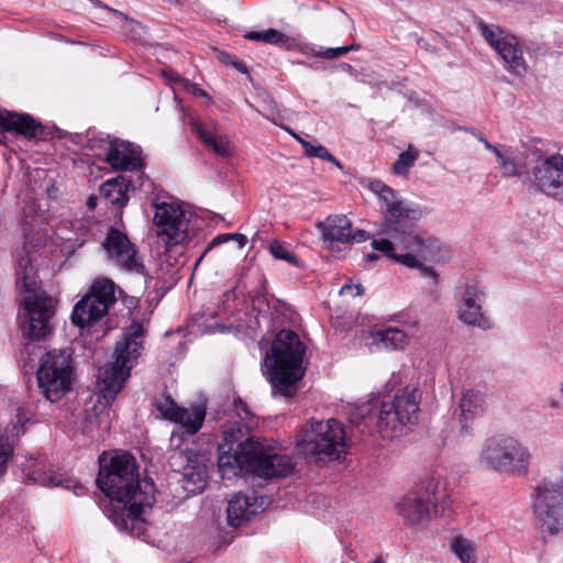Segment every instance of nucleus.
<instances>
[{"label": "nucleus", "instance_id": "f257e3e1", "mask_svg": "<svg viewBox=\"0 0 563 563\" xmlns=\"http://www.w3.org/2000/svg\"><path fill=\"white\" fill-rule=\"evenodd\" d=\"M377 195L383 212L380 233L386 238L373 239L372 246L389 260L410 269H418L430 277L433 286L439 284L438 273L426 263L443 264L450 261V249L438 238L424 230H418L416 222L421 209L398 197L396 191L382 181L371 184Z\"/></svg>", "mask_w": 563, "mask_h": 563}, {"label": "nucleus", "instance_id": "f03ea898", "mask_svg": "<svg viewBox=\"0 0 563 563\" xmlns=\"http://www.w3.org/2000/svg\"><path fill=\"white\" fill-rule=\"evenodd\" d=\"M15 265L16 287L23 296L19 313L22 335L33 341L45 339L52 333V319L56 301L40 286L36 256L23 250Z\"/></svg>", "mask_w": 563, "mask_h": 563}, {"label": "nucleus", "instance_id": "7ed1b4c3", "mask_svg": "<svg viewBox=\"0 0 563 563\" xmlns=\"http://www.w3.org/2000/svg\"><path fill=\"white\" fill-rule=\"evenodd\" d=\"M233 407L239 421L222 426L223 441L218 445V467L223 479L242 475L243 457L255 454L261 443L251 437V432L258 424L256 416L240 397L234 398Z\"/></svg>", "mask_w": 563, "mask_h": 563}, {"label": "nucleus", "instance_id": "20e7f679", "mask_svg": "<svg viewBox=\"0 0 563 563\" xmlns=\"http://www.w3.org/2000/svg\"><path fill=\"white\" fill-rule=\"evenodd\" d=\"M305 345L290 330H282L266 352L263 372L272 385L273 393L287 397L295 391V386L305 375Z\"/></svg>", "mask_w": 563, "mask_h": 563}, {"label": "nucleus", "instance_id": "39448f33", "mask_svg": "<svg viewBox=\"0 0 563 563\" xmlns=\"http://www.w3.org/2000/svg\"><path fill=\"white\" fill-rule=\"evenodd\" d=\"M144 329L139 322H133L123 332L122 340L117 342L114 362L102 366L98 374V402L109 406L123 388L130 377L131 368L143 350Z\"/></svg>", "mask_w": 563, "mask_h": 563}, {"label": "nucleus", "instance_id": "423d86ee", "mask_svg": "<svg viewBox=\"0 0 563 563\" xmlns=\"http://www.w3.org/2000/svg\"><path fill=\"white\" fill-rule=\"evenodd\" d=\"M98 486L111 499L113 509L133 504L139 492L147 490V485L155 490L152 481H140L135 460L128 453L115 454L109 462L101 461L97 478Z\"/></svg>", "mask_w": 563, "mask_h": 563}, {"label": "nucleus", "instance_id": "0eeeda50", "mask_svg": "<svg viewBox=\"0 0 563 563\" xmlns=\"http://www.w3.org/2000/svg\"><path fill=\"white\" fill-rule=\"evenodd\" d=\"M296 444L299 453L319 461H334L349 450L344 427L335 419L310 420L298 431Z\"/></svg>", "mask_w": 563, "mask_h": 563}, {"label": "nucleus", "instance_id": "6e6552de", "mask_svg": "<svg viewBox=\"0 0 563 563\" xmlns=\"http://www.w3.org/2000/svg\"><path fill=\"white\" fill-rule=\"evenodd\" d=\"M445 483L431 477L420 487L407 493L396 504L398 515L409 527H423L433 518L442 516L446 507Z\"/></svg>", "mask_w": 563, "mask_h": 563}, {"label": "nucleus", "instance_id": "1a4fd4ad", "mask_svg": "<svg viewBox=\"0 0 563 563\" xmlns=\"http://www.w3.org/2000/svg\"><path fill=\"white\" fill-rule=\"evenodd\" d=\"M420 396L416 387L407 385L380 401L377 428L383 438L394 439L415 426L419 416Z\"/></svg>", "mask_w": 563, "mask_h": 563}, {"label": "nucleus", "instance_id": "9d476101", "mask_svg": "<svg viewBox=\"0 0 563 563\" xmlns=\"http://www.w3.org/2000/svg\"><path fill=\"white\" fill-rule=\"evenodd\" d=\"M532 454L518 439L496 434L485 440L478 455L481 465L498 473L527 475Z\"/></svg>", "mask_w": 563, "mask_h": 563}, {"label": "nucleus", "instance_id": "9b49d317", "mask_svg": "<svg viewBox=\"0 0 563 563\" xmlns=\"http://www.w3.org/2000/svg\"><path fill=\"white\" fill-rule=\"evenodd\" d=\"M74 367L71 353L53 350L42 358L37 371L38 388L51 402L60 400L71 388Z\"/></svg>", "mask_w": 563, "mask_h": 563}, {"label": "nucleus", "instance_id": "f8f14e48", "mask_svg": "<svg viewBox=\"0 0 563 563\" xmlns=\"http://www.w3.org/2000/svg\"><path fill=\"white\" fill-rule=\"evenodd\" d=\"M115 301L114 283L108 278L97 279L89 292L75 305L71 321L79 328L92 325L109 312Z\"/></svg>", "mask_w": 563, "mask_h": 563}, {"label": "nucleus", "instance_id": "ddd939ff", "mask_svg": "<svg viewBox=\"0 0 563 563\" xmlns=\"http://www.w3.org/2000/svg\"><path fill=\"white\" fill-rule=\"evenodd\" d=\"M482 36L503 62L504 68L515 77H523L528 64L519 38L495 24L479 23Z\"/></svg>", "mask_w": 563, "mask_h": 563}, {"label": "nucleus", "instance_id": "4468645a", "mask_svg": "<svg viewBox=\"0 0 563 563\" xmlns=\"http://www.w3.org/2000/svg\"><path fill=\"white\" fill-rule=\"evenodd\" d=\"M486 288L478 280H467L460 290L456 318L465 325L489 330L493 320L485 310Z\"/></svg>", "mask_w": 563, "mask_h": 563}, {"label": "nucleus", "instance_id": "2eb2a0df", "mask_svg": "<svg viewBox=\"0 0 563 563\" xmlns=\"http://www.w3.org/2000/svg\"><path fill=\"white\" fill-rule=\"evenodd\" d=\"M153 220L157 236L166 247L169 249L188 241V218L181 207L162 203L156 207Z\"/></svg>", "mask_w": 563, "mask_h": 563}, {"label": "nucleus", "instance_id": "dca6fc26", "mask_svg": "<svg viewBox=\"0 0 563 563\" xmlns=\"http://www.w3.org/2000/svg\"><path fill=\"white\" fill-rule=\"evenodd\" d=\"M533 510L541 528L553 534L563 527V497L554 484L543 481L536 489Z\"/></svg>", "mask_w": 563, "mask_h": 563}, {"label": "nucleus", "instance_id": "f3484780", "mask_svg": "<svg viewBox=\"0 0 563 563\" xmlns=\"http://www.w3.org/2000/svg\"><path fill=\"white\" fill-rule=\"evenodd\" d=\"M106 254L115 266L131 273L143 275L145 266L137 249L125 232L111 228L102 243Z\"/></svg>", "mask_w": 563, "mask_h": 563}, {"label": "nucleus", "instance_id": "a211bd4d", "mask_svg": "<svg viewBox=\"0 0 563 563\" xmlns=\"http://www.w3.org/2000/svg\"><path fill=\"white\" fill-rule=\"evenodd\" d=\"M254 453L250 457H243L242 473L250 472L268 479L287 476L294 470L290 456L267 451L262 443Z\"/></svg>", "mask_w": 563, "mask_h": 563}, {"label": "nucleus", "instance_id": "6ab92c4d", "mask_svg": "<svg viewBox=\"0 0 563 563\" xmlns=\"http://www.w3.org/2000/svg\"><path fill=\"white\" fill-rule=\"evenodd\" d=\"M147 490L139 492L134 496L133 504L120 509H113L111 518L114 525L122 531H128L132 536L142 537L146 532V523L142 519V514L146 508L154 504V489L150 485Z\"/></svg>", "mask_w": 563, "mask_h": 563}, {"label": "nucleus", "instance_id": "aec40b11", "mask_svg": "<svg viewBox=\"0 0 563 563\" xmlns=\"http://www.w3.org/2000/svg\"><path fill=\"white\" fill-rule=\"evenodd\" d=\"M156 409L164 419L180 424L190 435L201 429L207 413V408L202 404L185 408L178 406L170 397L157 402Z\"/></svg>", "mask_w": 563, "mask_h": 563}, {"label": "nucleus", "instance_id": "412c9836", "mask_svg": "<svg viewBox=\"0 0 563 563\" xmlns=\"http://www.w3.org/2000/svg\"><path fill=\"white\" fill-rule=\"evenodd\" d=\"M106 162L115 170L132 172L143 167L140 146L121 140L109 143Z\"/></svg>", "mask_w": 563, "mask_h": 563}, {"label": "nucleus", "instance_id": "4be33fe9", "mask_svg": "<svg viewBox=\"0 0 563 563\" xmlns=\"http://www.w3.org/2000/svg\"><path fill=\"white\" fill-rule=\"evenodd\" d=\"M320 228L323 239L331 242L361 243L368 239L366 231L353 230L351 221L344 214L329 216L320 223Z\"/></svg>", "mask_w": 563, "mask_h": 563}, {"label": "nucleus", "instance_id": "5701e85b", "mask_svg": "<svg viewBox=\"0 0 563 563\" xmlns=\"http://www.w3.org/2000/svg\"><path fill=\"white\" fill-rule=\"evenodd\" d=\"M264 507V498L255 494L243 495L235 494L227 508L228 523L231 527L239 528L249 522Z\"/></svg>", "mask_w": 563, "mask_h": 563}, {"label": "nucleus", "instance_id": "b1692460", "mask_svg": "<svg viewBox=\"0 0 563 563\" xmlns=\"http://www.w3.org/2000/svg\"><path fill=\"white\" fill-rule=\"evenodd\" d=\"M563 179V156H551L532 169V180L537 188L548 196L560 186Z\"/></svg>", "mask_w": 563, "mask_h": 563}, {"label": "nucleus", "instance_id": "393cba45", "mask_svg": "<svg viewBox=\"0 0 563 563\" xmlns=\"http://www.w3.org/2000/svg\"><path fill=\"white\" fill-rule=\"evenodd\" d=\"M191 130L199 136V139L217 155L228 157L232 154V145L228 136L220 133L219 126L212 123L207 128L200 120L190 119Z\"/></svg>", "mask_w": 563, "mask_h": 563}, {"label": "nucleus", "instance_id": "a878e982", "mask_svg": "<svg viewBox=\"0 0 563 563\" xmlns=\"http://www.w3.org/2000/svg\"><path fill=\"white\" fill-rule=\"evenodd\" d=\"M0 128L8 132L13 131L26 139L37 137L42 129L41 124L31 115L2 109H0Z\"/></svg>", "mask_w": 563, "mask_h": 563}, {"label": "nucleus", "instance_id": "bb28decb", "mask_svg": "<svg viewBox=\"0 0 563 563\" xmlns=\"http://www.w3.org/2000/svg\"><path fill=\"white\" fill-rule=\"evenodd\" d=\"M486 408L484 395L474 389H465L462 393L457 417L461 423V429L466 430L468 422L479 417Z\"/></svg>", "mask_w": 563, "mask_h": 563}, {"label": "nucleus", "instance_id": "cd10ccee", "mask_svg": "<svg viewBox=\"0 0 563 563\" xmlns=\"http://www.w3.org/2000/svg\"><path fill=\"white\" fill-rule=\"evenodd\" d=\"M27 477L30 481L43 486H65L70 488L71 483V481L64 479L60 474L53 470L35 468L27 473ZM71 488L78 496L85 493V487L82 485L74 484Z\"/></svg>", "mask_w": 563, "mask_h": 563}, {"label": "nucleus", "instance_id": "c85d7f7f", "mask_svg": "<svg viewBox=\"0 0 563 563\" xmlns=\"http://www.w3.org/2000/svg\"><path fill=\"white\" fill-rule=\"evenodd\" d=\"M126 187L124 178L119 176L104 181L99 191L111 205L123 207L129 200Z\"/></svg>", "mask_w": 563, "mask_h": 563}, {"label": "nucleus", "instance_id": "c756f323", "mask_svg": "<svg viewBox=\"0 0 563 563\" xmlns=\"http://www.w3.org/2000/svg\"><path fill=\"white\" fill-rule=\"evenodd\" d=\"M374 338L387 350H402L409 343L408 335L402 330L394 327L376 331Z\"/></svg>", "mask_w": 563, "mask_h": 563}, {"label": "nucleus", "instance_id": "7c9ffc66", "mask_svg": "<svg viewBox=\"0 0 563 563\" xmlns=\"http://www.w3.org/2000/svg\"><path fill=\"white\" fill-rule=\"evenodd\" d=\"M35 211L34 205L26 206L24 210V219L22 220V228L25 239V244H30L32 246H38L45 242L46 234L43 233L37 228L42 223V221L36 218H32L30 221L27 220L29 216Z\"/></svg>", "mask_w": 563, "mask_h": 563}, {"label": "nucleus", "instance_id": "2f4dec72", "mask_svg": "<svg viewBox=\"0 0 563 563\" xmlns=\"http://www.w3.org/2000/svg\"><path fill=\"white\" fill-rule=\"evenodd\" d=\"M207 470L205 465H187L184 470L186 489L190 492L201 490L206 485Z\"/></svg>", "mask_w": 563, "mask_h": 563}, {"label": "nucleus", "instance_id": "473e14b6", "mask_svg": "<svg viewBox=\"0 0 563 563\" xmlns=\"http://www.w3.org/2000/svg\"><path fill=\"white\" fill-rule=\"evenodd\" d=\"M419 152L409 145L408 148L401 152L397 159L394 162L391 170L395 175L407 176L410 167L413 166L418 159Z\"/></svg>", "mask_w": 563, "mask_h": 563}, {"label": "nucleus", "instance_id": "72a5a7b5", "mask_svg": "<svg viewBox=\"0 0 563 563\" xmlns=\"http://www.w3.org/2000/svg\"><path fill=\"white\" fill-rule=\"evenodd\" d=\"M451 550L462 563H472L475 555V547L468 539L457 536L451 541Z\"/></svg>", "mask_w": 563, "mask_h": 563}, {"label": "nucleus", "instance_id": "f704fd0d", "mask_svg": "<svg viewBox=\"0 0 563 563\" xmlns=\"http://www.w3.org/2000/svg\"><path fill=\"white\" fill-rule=\"evenodd\" d=\"M245 38L250 41L264 42L273 45H284L287 43V36L275 29L251 31L245 34Z\"/></svg>", "mask_w": 563, "mask_h": 563}, {"label": "nucleus", "instance_id": "c9c22d12", "mask_svg": "<svg viewBox=\"0 0 563 563\" xmlns=\"http://www.w3.org/2000/svg\"><path fill=\"white\" fill-rule=\"evenodd\" d=\"M269 252L276 260L285 261L294 266H299V261L296 255L289 250V247L280 243L277 240H274L269 244Z\"/></svg>", "mask_w": 563, "mask_h": 563}, {"label": "nucleus", "instance_id": "e433bc0d", "mask_svg": "<svg viewBox=\"0 0 563 563\" xmlns=\"http://www.w3.org/2000/svg\"><path fill=\"white\" fill-rule=\"evenodd\" d=\"M495 156L497 158V162L501 168V175L504 177H514L518 176L519 169L515 161L509 154V151H501L499 150L497 153H495Z\"/></svg>", "mask_w": 563, "mask_h": 563}, {"label": "nucleus", "instance_id": "4c0bfd02", "mask_svg": "<svg viewBox=\"0 0 563 563\" xmlns=\"http://www.w3.org/2000/svg\"><path fill=\"white\" fill-rule=\"evenodd\" d=\"M305 154L309 157H318L334 164L339 169H343L342 164L322 145L305 144Z\"/></svg>", "mask_w": 563, "mask_h": 563}, {"label": "nucleus", "instance_id": "58836bf2", "mask_svg": "<svg viewBox=\"0 0 563 563\" xmlns=\"http://www.w3.org/2000/svg\"><path fill=\"white\" fill-rule=\"evenodd\" d=\"M13 453V446L5 434H0V476H2L7 470V463L9 457Z\"/></svg>", "mask_w": 563, "mask_h": 563}, {"label": "nucleus", "instance_id": "ea45409f", "mask_svg": "<svg viewBox=\"0 0 563 563\" xmlns=\"http://www.w3.org/2000/svg\"><path fill=\"white\" fill-rule=\"evenodd\" d=\"M176 79L179 81V85L181 86L183 90H185L191 95L207 98L208 100H210L209 95L205 90L199 88L197 85L191 84L189 80H187L183 77H176Z\"/></svg>", "mask_w": 563, "mask_h": 563}, {"label": "nucleus", "instance_id": "a19ab883", "mask_svg": "<svg viewBox=\"0 0 563 563\" xmlns=\"http://www.w3.org/2000/svg\"><path fill=\"white\" fill-rule=\"evenodd\" d=\"M355 48L356 47L354 45L327 48L324 52L319 53V55L324 56L330 59H334V58L345 55L346 53H349L350 51L355 49Z\"/></svg>", "mask_w": 563, "mask_h": 563}, {"label": "nucleus", "instance_id": "79ce46f5", "mask_svg": "<svg viewBox=\"0 0 563 563\" xmlns=\"http://www.w3.org/2000/svg\"><path fill=\"white\" fill-rule=\"evenodd\" d=\"M364 292V288L361 284H353L351 280L344 284L340 289V295L356 297Z\"/></svg>", "mask_w": 563, "mask_h": 563}, {"label": "nucleus", "instance_id": "37998d69", "mask_svg": "<svg viewBox=\"0 0 563 563\" xmlns=\"http://www.w3.org/2000/svg\"><path fill=\"white\" fill-rule=\"evenodd\" d=\"M234 233H223V234H219L217 235L216 238L212 239V241L209 243L208 247L206 249L205 253L198 258L197 261V265L202 261L205 254L212 247L217 246V245H220L224 242H228L230 240H233L234 239Z\"/></svg>", "mask_w": 563, "mask_h": 563}, {"label": "nucleus", "instance_id": "c03bdc74", "mask_svg": "<svg viewBox=\"0 0 563 563\" xmlns=\"http://www.w3.org/2000/svg\"><path fill=\"white\" fill-rule=\"evenodd\" d=\"M163 76L166 79V81L173 87L174 91L176 89H181L179 81L176 79V77H180L179 74L173 71L172 69H164Z\"/></svg>", "mask_w": 563, "mask_h": 563}, {"label": "nucleus", "instance_id": "a18cd8bd", "mask_svg": "<svg viewBox=\"0 0 563 563\" xmlns=\"http://www.w3.org/2000/svg\"><path fill=\"white\" fill-rule=\"evenodd\" d=\"M550 197L554 198L563 205V179L561 180L560 186H558V188L552 192Z\"/></svg>", "mask_w": 563, "mask_h": 563}, {"label": "nucleus", "instance_id": "49530a36", "mask_svg": "<svg viewBox=\"0 0 563 563\" xmlns=\"http://www.w3.org/2000/svg\"><path fill=\"white\" fill-rule=\"evenodd\" d=\"M16 419H18L16 424H19L20 427H23V424L27 421V418H26V415H25V411L23 408L18 409Z\"/></svg>", "mask_w": 563, "mask_h": 563}, {"label": "nucleus", "instance_id": "de8ad7c7", "mask_svg": "<svg viewBox=\"0 0 563 563\" xmlns=\"http://www.w3.org/2000/svg\"><path fill=\"white\" fill-rule=\"evenodd\" d=\"M286 131L302 146L305 150V144H309L310 142L302 139L300 135L296 134L295 132L290 131L289 129H286Z\"/></svg>", "mask_w": 563, "mask_h": 563}, {"label": "nucleus", "instance_id": "09e8293b", "mask_svg": "<svg viewBox=\"0 0 563 563\" xmlns=\"http://www.w3.org/2000/svg\"><path fill=\"white\" fill-rule=\"evenodd\" d=\"M234 235L235 236H234L233 240H235L238 242L239 247H243L246 244V242H247L246 236L243 235V234H239V233H234Z\"/></svg>", "mask_w": 563, "mask_h": 563}, {"label": "nucleus", "instance_id": "8fccbe9b", "mask_svg": "<svg viewBox=\"0 0 563 563\" xmlns=\"http://www.w3.org/2000/svg\"><path fill=\"white\" fill-rule=\"evenodd\" d=\"M218 58L220 62H222L223 64H230V55L225 52H219L218 53Z\"/></svg>", "mask_w": 563, "mask_h": 563}, {"label": "nucleus", "instance_id": "3c124183", "mask_svg": "<svg viewBox=\"0 0 563 563\" xmlns=\"http://www.w3.org/2000/svg\"><path fill=\"white\" fill-rule=\"evenodd\" d=\"M483 144H484V146H485V148H486V150L492 151L494 154H495V153H497V152L499 151V148H498L497 146L493 145V144H492V143H489L487 140H485V141L483 142Z\"/></svg>", "mask_w": 563, "mask_h": 563}, {"label": "nucleus", "instance_id": "603ef678", "mask_svg": "<svg viewBox=\"0 0 563 563\" xmlns=\"http://www.w3.org/2000/svg\"><path fill=\"white\" fill-rule=\"evenodd\" d=\"M366 260L369 261V262H375V261L378 260V255H376L374 253L373 254H367L366 255Z\"/></svg>", "mask_w": 563, "mask_h": 563}, {"label": "nucleus", "instance_id": "864d4df0", "mask_svg": "<svg viewBox=\"0 0 563 563\" xmlns=\"http://www.w3.org/2000/svg\"><path fill=\"white\" fill-rule=\"evenodd\" d=\"M90 2L95 5V7H102V3L100 0H90Z\"/></svg>", "mask_w": 563, "mask_h": 563}, {"label": "nucleus", "instance_id": "5fc2aeb1", "mask_svg": "<svg viewBox=\"0 0 563 563\" xmlns=\"http://www.w3.org/2000/svg\"><path fill=\"white\" fill-rule=\"evenodd\" d=\"M373 563H385L382 559L377 558Z\"/></svg>", "mask_w": 563, "mask_h": 563}, {"label": "nucleus", "instance_id": "6e6d98bb", "mask_svg": "<svg viewBox=\"0 0 563 563\" xmlns=\"http://www.w3.org/2000/svg\"><path fill=\"white\" fill-rule=\"evenodd\" d=\"M235 67L238 68V70H242V71H244V70H245L244 68H242V66H241V65H235Z\"/></svg>", "mask_w": 563, "mask_h": 563}, {"label": "nucleus", "instance_id": "4d7b16f0", "mask_svg": "<svg viewBox=\"0 0 563 563\" xmlns=\"http://www.w3.org/2000/svg\"><path fill=\"white\" fill-rule=\"evenodd\" d=\"M477 139L479 140V142H484L486 139H484L482 135H478Z\"/></svg>", "mask_w": 563, "mask_h": 563}, {"label": "nucleus", "instance_id": "13d9d810", "mask_svg": "<svg viewBox=\"0 0 563 563\" xmlns=\"http://www.w3.org/2000/svg\"><path fill=\"white\" fill-rule=\"evenodd\" d=\"M89 206L92 207L93 206V199L92 198H89V201H88Z\"/></svg>", "mask_w": 563, "mask_h": 563}, {"label": "nucleus", "instance_id": "bf43d9fd", "mask_svg": "<svg viewBox=\"0 0 563 563\" xmlns=\"http://www.w3.org/2000/svg\"><path fill=\"white\" fill-rule=\"evenodd\" d=\"M560 391H561L562 398H563V383L560 385Z\"/></svg>", "mask_w": 563, "mask_h": 563}, {"label": "nucleus", "instance_id": "052dcab7", "mask_svg": "<svg viewBox=\"0 0 563 563\" xmlns=\"http://www.w3.org/2000/svg\"><path fill=\"white\" fill-rule=\"evenodd\" d=\"M2 137H4V135L0 132V143L2 142Z\"/></svg>", "mask_w": 563, "mask_h": 563}]
</instances>
